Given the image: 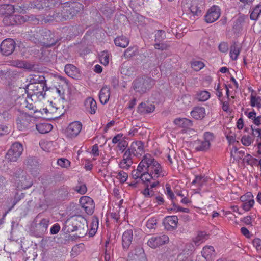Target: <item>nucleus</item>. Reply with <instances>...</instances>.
Returning <instances> with one entry per match:
<instances>
[{
  "instance_id": "nucleus-1",
  "label": "nucleus",
  "mask_w": 261,
  "mask_h": 261,
  "mask_svg": "<svg viewBox=\"0 0 261 261\" xmlns=\"http://www.w3.org/2000/svg\"><path fill=\"white\" fill-rule=\"evenodd\" d=\"M143 176L145 180H147L148 183L151 184V188H155L160 184L158 179L163 177L166 175L165 171L160 164L155 163L153 167L148 172Z\"/></svg>"
},
{
  "instance_id": "nucleus-2",
  "label": "nucleus",
  "mask_w": 261,
  "mask_h": 261,
  "mask_svg": "<svg viewBox=\"0 0 261 261\" xmlns=\"http://www.w3.org/2000/svg\"><path fill=\"white\" fill-rule=\"evenodd\" d=\"M47 90L45 83H39L37 85L28 84L25 88L28 97L35 102L44 99Z\"/></svg>"
},
{
  "instance_id": "nucleus-3",
  "label": "nucleus",
  "mask_w": 261,
  "mask_h": 261,
  "mask_svg": "<svg viewBox=\"0 0 261 261\" xmlns=\"http://www.w3.org/2000/svg\"><path fill=\"white\" fill-rule=\"evenodd\" d=\"M86 223V219L81 216L72 217L66 222L68 227L67 231L71 232L77 230H83V232L82 233L80 232V234H83L85 233L84 228Z\"/></svg>"
},
{
  "instance_id": "nucleus-4",
  "label": "nucleus",
  "mask_w": 261,
  "mask_h": 261,
  "mask_svg": "<svg viewBox=\"0 0 261 261\" xmlns=\"http://www.w3.org/2000/svg\"><path fill=\"white\" fill-rule=\"evenodd\" d=\"M33 117L27 114H21L16 120L17 127L21 131H25L33 127L34 124L32 122Z\"/></svg>"
},
{
  "instance_id": "nucleus-5",
  "label": "nucleus",
  "mask_w": 261,
  "mask_h": 261,
  "mask_svg": "<svg viewBox=\"0 0 261 261\" xmlns=\"http://www.w3.org/2000/svg\"><path fill=\"white\" fill-rule=\"evenodd\" d=\"M23 150L22 145L15 142L12 144L6 155V159L9 162H16L21 155Z\"/></svg>"
},
{
  "instance_id": "nucleus-6",
  "label": "nucleus",
  "mask_w": 261,
  "mask_h": 261,
  "mask_svg": "<svg viewBox=\"0 0 261 261\" xmlns=\"http://www.w3.org/2000/svg\"><path fill=\"white\" fill-rule=\"evenodd\" d=\"M169 241V238L168 236L160 234L157 236H152L149 238L147 242V244L151 248H156L168 243Z\"/></svg>"
},
{
  "instance_id": "nucleus-7",
  "label": "nucleus",
  "mask_w": 261,
  "mask_h": 261,
  "mask_svg": "<svg viewBox=\"0 0 261 261\" xmlns=\"http://www.w3.org/2000/svg\"><path fill=\"white\" fill-rule=\"evenodd\" d=\"M154 84V81L152 79H139L136 80L133 83L134 89L141 92H145L149 90Z\"/></svg>"
},
{
  "instance_id": "nucleus-8",
  "label": "nucleus",
  "mask_w": 261,
  "mask_h": 261,
  "mask_svg": "<svg viewBox=\"0 0 261 261\" xmlns=\"http://www.w3.org/2000/svg\"><path fill=\"white\" fill-rule=\"evenodd\" d=\"M157 162L151 154H146L139 164V169L143 170L145 173L148 172L152 168L153 165Z\"/></svg>"
},
{
  "instance_id": "nucleus-9",
  "label": "nucleus",
  "mask_w": 261,
  "mask_h": 261,
  "mask_svg": "<svg viewBox=\"0 0 261 261\" xmlns=\"http://www.w3.org/2000/svg\"><path fill=\"white\" fill-rule=\"evenodd\" d=\"M82 128V124L80 121H74L70 123L67 127L65 135L67 137L74 138L77 137Z\"/></svg>"
},
{
  "instance_id": "nucleus-10",
  "label": "nucleus",
  "mask_w": 261,
  "mask_h": 261,
  "mask_svg": "<svg viewBox=\"0 0 261 261\" xmlns=\"http://www.w3.org/2000/svg\"><path fill=\"white\" fill-rule=\"evenodd\" d=\"M221 10L216 5L211 7L207 11L204 18L207 23H213L216 21L220 16Z\"/></svg>"
},
{
  "instance_id": "nucleus-11",
  "label": "nucleus",
  "mask_w": 261,
  "mask_h": 261,
  "mask_svg": "<svg viewBox=\"0 0 261 261\" xmlns=\"http://www.w3.org/2000/svg\"><path fill=\"white\" fill-rule=\"evenodd\" d=\"M214 139V135L210 132H206L204 134V140L198 142L196 149L198 151L207 150L211 146V143Z\"/></svg>"
},
{
  "instance_id": "nucleus-12",
  "label": "nucleus",
  "mask_w": 261,
  "mask_h": 261,
  "mask_svg": "<svg viewBox=\"0 0 261 261\" xmlns=\"http://www.w3.org/2000/svg\"><path fill=\"white\" fill-rule=\"evenodd\" d=\"M240 200L242 203V208L246 212L252 208L255 203L253 195L251 192H247L241 196Z\"/></svg>"
},
{
  "instance_id": "nucleus-13",
  "label": "nucleus",
  "mask_w": 261,
  "mask_h": 261,
  "mask_svg": "<svg viewBox=\"0 0 261 261\" xmlns=\"http://www.w3.org/2000/svg\"><path fill=\"white\" fill-rule=\"evenodd\" d=\"M80 204L82 208L88 214H92L93 213L95 204L93 199L88 196H82L80 199Z\"/></svg>"
},
{
  "instance_id": "nucleus-14",
  "label": "nucleus",
  "mask_w": 261,
  "mask_h": 261,
  "mask_svg": "<svg viewBox=\"0 0 261 261\" xmlns=\"http://www.w3.org/2000/svg\"><path fill=\"white\" fill-rule=\"evenodd\" d=\"M15 48V41L10 38H7L2 41L0 49L3 55L8 56L11 54Z\"/></svg>"
},
{
  "instance_id": "nucleus-15",
  "label": "nucleus",
  "mask_w": 261,
  "mask_h": 261,
  "mask_svg": "<svg viewBox=\"0 0 261 261\" xmlns=\"http://www.w3.org/2000/svg\"><path fill=\"white\" fill-rule=\"evenodd\" d=\"M178 222V219L176 216H169L164 219L163 223L167 230L171 231L177 228Z\"/></svg>"
},
{
  "instance_id": "nucleus-16",
  "label": "nucleus",
  "mask_w": 261,
  "mask_h": 261,
  "mask_svg": "<svg viewBox=\"0 0 261 261\" xmlns=\"http://www.w3.org/2000/svg\"><path fill=\"white\" fill-rule=\"evenodd\" d=\"M134 156L139 157L144 152V146L141 141H136L132 143L130 148L128 149Z\"/></svg>"
},
{
  "instance_id": "nucleus-17",
  "label": "nucleus",
  "mask_w": 261,
  "mask_h": 261,
  "mask_svg": "<svg viewBox=\"0 0 261 261\" xmlns=\"http://www.w3.org/2000/svg\"><path fill=\"white\" fill-rule=\"evenodd\" d=\"M133 239V232L132 229L126 230L122 235V246L124 249H127L130 246Z\"/></svg>"
},
{
  "instance_id": "nucleus-18",
  "label": "nucleus",
  "mask_w": 261,
  "mask_h": 261,
  "mask_svg": "<svg viewBox=\"0 0 261 261\" xmlns=\"http://www.w3.org/2000/svg\"><path fill=\"white\" fill-rule=\"evenodd\" d=\"M191 115L196 120H201L206 115L205 109L202 107H195L191 112Z\"/></svg>"
},
{
  "instance_id": "nucleus-19",
  "label": "nucleus",
  "mask_w": 261,
  "mask_h": 261,
  "mask_svg": "<svg viewBox=\"0 0 261 261\" xmlns=\"http://www.w3.org/2000/svg\"><path fill=\"white\" fill-rule=\"evenodd\" d=\"M85 109L87 112L91 114H94L97 109V105L95 100L91 98L88 97L84 102Z\"/></svg>"
},
{
  "instance_id": "nucleus-20",
  "label": "nucleus",
  "mask_w": 261,
  "mask_h": 261,
  "mask_svg": "<svg viewBox=\"0 0 261 261\" xmlns=\"http://www.w3.org/2000/svg\"><path fill=\"white\" fill-rule=\"evenodd\" d=\"M132 154L128 150L125 152L123 155V159L119 163V166L121 168L128 169L132 163Z\"/></svg>"
},
{
  "instance_id": "nucleus-21",
  "label": "nucleus",
  "mask_w": 261,
  "mask_h": 261,
  "mask_svg": "<svg viewBox=\"0 0 261 261\" xmlns=\"http://www.w3.org/2000/svg\"><path fill=\"white\" fill-rule=\"evenodd\" d=\"M110 96V89L107 87H103L100 91L99 98L100 102L106 104L109 101Z\"/></svg>"
},
{
  "instance_id": "nucleus-22",
  "label": "nucleus",
  "mask_w": 261,
  "mask_h": 261,
  "mask_svg": "<svg viewBox=\"0 0 261 261\" xmlns=\"http://www.w3.org/2000/svg\"><path fill=\"white\" fill-rule=\"evenodd\" d=\"M174 123L178 127L183 128H188L192 126V121L186 118H176Z\"/></svg>"
},
{
  "instance_id": "nucleus-23",
  "label": "nucleus",
  "mask_w": 261,
  "mask_h": 261,
  "mask_svg": "<svg viewBox=\"0 0 261 261\" xmlns=\"http://www.w3.org/2000/svg\"><path fill=\"white\" fill-rule=\"evenodd\" d=\"M17 181L18 187L23 189H28L32 185V182L30 181V178L28 177L26 173L22 175L21 176V178L18 179Z\"/></svg>"
},
{
  "instance_id": "nucleus-24",
  "label": "nucleus",
  "mask_w": 261,
  "mask_h": 261,
  "mask_svg": "<svg viewBox=\"0 0 261 261\" xmlns=\"http://www.w3.org/2000/svg\"><path fill=\"white\" fill-rule=\"evenodd\" d=\"M154 110V105L146 102L141 103L138 107V112L140 113H151L153 112Z\"/></svg>"
},
{
  "instance_id": "nucleus-25",
  "label": "nucleus",
  "mask_w": 261,
  "mask_h": 261,
  "mask_svg": "<svg viewBox=\"0 0 261 261\" xmlns=\"http://www.w3.org/2000/svg\"><path fill=\"white\" fill-rule=\"evenodd\" d=\"M14 12V8L12 5H0V15L11 16Z\"/></svg>"
},
{
  "instance_id": "nucleus-26",
  "label": "nucleus",
  "mask_w": 261,
  "mask_h": 261,
  "mask_svg": "<svg viewBox=\"0 0 261 261\" xmlns=\"http://www.w3.org/2000/svg\"><path fill=\"white\" fill-rule=\"evenodd\" d=\"M142 255L145 256L143 249L140 246H136L129 253L128 259L140 257Z\"/></svg>"
},
{
  "instance_id": "nucleus-27",
  "label": "nucleus",
  "mask_w": 261,
  "mask_h": 261,
  "mask_svg": "<svg viewBox=\"0 0 261 261\" xmlns=\"http://www.w3.org/2000/svg\"><path fill=\"white\" fill-rule=\"evenodd\" d=\"M27 81L29 82L28 84L37 85L39 83H45V77L43 75L39 74L30 75Z\"/></svg>"
},
{
  "instance_id": "nucleus-28",
  "label": "nucleus",
  "mask_w": 261,
  "mask_h": 261,
  "mask_svg": "<svg viewBox=\"0 0 261 261\" xmlns=\"http://www.w3.org/2000/svg\"><path fill=\"white\" fill-rule=\"evenodd\" d=\"M166 155L170 165L178 164V158L176 151L174 149H168Z\"/></svg>"
},
{
  "instance_id": "nucleus-29",
  "label": "nucleus",
  "mask_w": 261,
  "mask_h": 261,
  "mask_svg": "<svg viewBox=\"0 0 261 261\" xmlns=\"http://www.w3.org/2000/svg\"><path fill=\"white\" fill-rule=\"evenodd\" d=\"M129 42V40L128 38L124 36L117 37L114 40L115 44L117 46L122 48L126 47L128 45Z\"/></svg>"
},
{
  "instance_id": "nucleus-30",
  "label": "nucleus",
  "mask_w": 261,
  "mask_h": 261,
  "mask_svg": "<svg viewBox=\"0 0 261 261\" xmlns=\"http://www.w3.org/2000/svg\"><path fill=\"white\" fill-rule=\"evenodd\" d=\"M65 72L69 76L71 77L76 76L78 74V70L75 66L72 64H67L65 66Z\"/></svg>"
},
{
  "instance_id": "nucleus-31",
  "label": "nucleus",
  "mask_w": 261,
  "mask_h": 261,
  "mask_svg": "<svg viewBox=\"0 0 261 261\" xmlns=\"http://www.w3.org/2000/svg\"><path fill=\"white\" fill-rule=\"evenodd\" d=\"M146 173L141 169H139V165L138 166L136 170H133L132 173V175L135 179H140L143 183H148L147 180L144 179L143 176Z\"/></svg>"
},
{
  "instance_id": "nucleus-32",
  "label": "nucleus",
  "mask_w": 261,
  "mask_h": 261,
  "mask_svg": "<svg viewBox=\"0 0 261 261\" xmlns=\"http://www.w3.org/2000/svg\"><path fill=\"white\" fill-rule=\"evenodd\" d=\"M191 13L194 15H200L201 14V10L199 3L198 1L194 0L192 2V4L189 8Z\"/></svg>"
},
{
  "instance_id": "nucleus-33",
  "label": "nucleus",
  "mask_w": 261,
  "mask_h": 261,
  "mask_svg": "<svg viewBox=\"0 0 261 261\" xmlns=\"http://www.w3.org/2000/svg\"><path fill=\"white\" fill-rule=\"evenodd\" d=\"M208 239V236L204 232H200L196 237L193 239V242L196 245H199L204 242Z\"/></svg>"
},
{
  "instance_id": "nucleus-34",
  "label": "nucleus",
  "mask_w": 261,
  "mask_h": 261,
  "mask_svg": "<svg viewBox=\"0 0 261 261\" xmlns=\"http://www.w3.org/2000/svg\"><path fill=\"white\" fill-rule=\"evenodd\" d=\"M36 129L41 134L48 133L53 128V126L48 123H40L36 125Z\"/></svg>"
},
{
  "instance_id": "nucleus-35",
  "label": "nucleus",
  "mask_w": 261,
  "mask_h": 261,
  "mask_svg": "<svg viewBox=\"0 0 261 261\" xmlns=\"http://www.w3.org/2000/svg\"><path fill=\"white\" fill-rule=\"evenodd\" d=\"M215 250L214 247L211 246H205L203 247L201 252L202 255L206 259H209L211 256L214 254Z\"/></svg>"
},
{
  "instance_id": "nucleus-36",
  "label": "nucleus",
  "mask_w": 261,
  "mask_h": 261,
  "mask_svg": "<svg viewBox=\"0 0 261 261\" xmlns=\"http://www.w3.org/2000/svg\"><path fill=\"white\" fill-rule=\"evenodd\" d=\"M210 92L206 90L198 91L196 94V99L200 101H205L210 98Z\"/></svg>"
},
{
  "instance_id": "nucleus-37",
  "label": "nucleus",
  "mask_w": 261,
  "mask_h": 261,
  "mask_svg": "<svg viewBox=\"0 0 261 261\" xmlns=\"http://www.w3.org/2000/svg\"><path fill=\"white\" fill-rule=\"evenodd\" d=\"M240 53V48L238 45L234 44L230 47V57L233 60L237 59Z\"/></svg>"
},
{
  "instance_id": "nucleus-38",
  "label": "nucleus",
  "mask_w": 261,
  "mask_h": 261,
  "mask_svg": "<svg viewBox=\"0 0 261 261\" xmlns=\"http://www.w3.org/2000/svg\"><path fill=\"white\" fill-rule=\"evenodd\" d=\"M146 185V188L142 191L143 195L146 198H150L154 195V192L152 190L154 188L151 187V184L144 183Z\"/></svg>"
},
{
  "instance_id": "nucleus-39",
  "label": "nucleus",
  "mask_w": 261,
  "mask_h": 261,
  "mask_svg": "<svg viewBox=\"0 0 261 261\" xmlns=\"http://www.w3.org/2000/svg\"><path fill=\"white\" fill-rule=\"evenodd\" d=\"M49 223V219H42L38 224V227L39 228V230L42 232H45L48 228Z\"/></svg>"
},
{
  "instance_id": "nucleus-40",
  "label": "nucleus",
  "mask_w": 261,
  "mask_h": 261,
  "mask_svg": "<svg viewBox=\"0 0 261 261\" xmlns=\"http://www.w3.org/2000/svg\"><path fill=\"white\" fill-rule=\"evenodd\" d=\"M250 105L252 107L261 108V97L251 94L250 96Z\"/></svg>"
},
{
  "instance_id": "nucleus-41",
  "label": "nucleus",
  "mask_w": 261,
  "mask_h": 261,
  "mask_svg": "<svg viewBox=\"0 0 261 261\" xmlns=\"http://www.w3.org/2000/svg\"><path fill=\"white\" fill-rule=\"evenodd\" d=\"M254 141V138L249 135H244L242 136L241 142L242 144L246 146L251 145Z\"/></svg>"
},
{
  "instance_id": "nucleus-42",
  "label": "nucleus",
  "mask_w": 261,
  "mask_h": 261,
  "mask_svg": "<svg viewBox=\"0 0 261 261\" xmlns=\"http://www.w3.org/2000/svg\"><path fill=\"white\" fill-rule=\"evenodd\" d=\"M261 13V5H257L251 12L250 17L252 20H256Z\"/></svg>"
},
{
  "instance_id": "nucleus-43",
  "label": "nucleus",
  "mask_w": 261,
  "mask_h": 261,
  "mask_svg": "<svg viewBox=\"0 0 261 261\" xmlns=\"http://www.w3.org/2000/svg\"><path fill=\"white\" fill-rule=\"evenodd\" d=\"M100 63L105 66L109 63V55L107 52L103 51L99 57Z\"/></svg>"
},
{
  "instance_id": "nucleus-44",
  "label": "nucleus",
  "mask_w": 261,
  "mask_h": 261,
  "mask_svg": "<svg viewBox=\"0 0 261 261\" xmlns=\"http://www.w3.org/2000/svg\"><path fill=\"white\" fill-rule=\"evenodd\" d=\"M116 178L118 179L120 182L123 183L125 182L128 178L127 174L124 171H120L116 173Z\"/></svg>"
},
{
  "instance_id": "nucleus-45",
  "label": "nucleus",
  "mask_w": 261,
  "mask_h": 261,
  "mask_svg": "<svg viewBox=\"0 0 261 261\" xmlns=\"http://www.w3.org/2000/svg\"><path fill=\"white\" fill-rule=\"evenodd\" d=\"M205 182V178L201 176H196L195 179L192 181L193 185H196L198 187H201Z\"/></svg>"
},
{
  "instance_id": "nucleus-46",
  "label": "nucleus",
  "mask_w": 261,
  "mask_h": 261,
  "mask_svg": "<svg viewBox=\"0 0 261 261\" xmlns=\"http://www.w3.org/2000/svg\"><path fill=\"white\" fill-rule=\"evenodd\" d=\"M192 68L195 71H199L204 67V64L199 61H195L191 63Z\"/></svg>"
},
{
  "instance_id": "nucleus-47",
  "label": "nucleus",
  "mask_w": 261,
  "mask_h": 261,
  "mask_svg": "<svg viewBox=\"0 0 261 261\" xmlns=\"http://www.w3.org/2000/svg\"><path fill=\"white\" fill-rule=\"evenodd\" d=\"M165 38V31L161 30H157L155 34V40L156 41H161Z\"/></svg>"
},
{
  "instance_id": "nucleus-48",
  "label": "nucleus",
  "mask_w": 261,
  "mask_h": 261,
  "mask_svg": "<svg viewBox=\"0 0 261 261\" xmlns=\"http://www.w3.org/2000/svg\"><path fill=\"white\" fill-rule=\"evenodd\" d=\"M57 164L61 167L67 168L70 166V162L66 159L61 158L58 160Z\"/></svg>"
},
{
  "instance_id": "nucleus-49",
  "label": "nucleus",
  "mask_w": 261,
  "mask_h": 261,
  "mask_svg": "<svg viewBox=\"0 0 261 261\" xmlns=\"http://www.w3.org/2000/svg\"><path fill=\"white\" fill-rule=\"evenodd\" d=\"M136 49H134L133 47L128 48L124 53V56L125 58H129L135 55Z\"/></svg>"
},
{
  "instance_id": "nucleus-50",
  "label": "nucleus",
  "mask_w": 261,
  "mask_h": 261,
  "mask_svg": "<svg viewBox=\"0 0 261 261\" xmlns=\"http://www.w3.org/2000/svg\"><path fill=\"white\" fill-rule=\"evenodd\" d=\"M74 190L81 194H84L87 192V187L85 184H80L75 187Z\"/></svg>"
},
{
  "instance_id": "nucleus-51",
  "label": "nucleus",
  "mask_w": 261,
  "mask_h": 261,
  "mask_svg": "<svg viewBox=\"0 0 261 261\" xmlns=\"http://www.w3.org/2000/svg\"><path fill=\"white\" fill-rule=\"evenodd\" d=\"M157 221L154 218L149 219L146 222V227L149 229H154L156 225Z\"/></svg>"
},
{
  "instance_id": "nucleus-52",
  "label": "nucleus",
  "mask_w": 261,
  "mask_h": 261,
  "mask_svg": "<svg viewBox=\"0 0 261 261\" xmlns=\"http://www.w3.org/2000/svg\"><path fill=\"white\" fill-rule=\"evenodd\" d=\"M256 159L253 158L251 155L248 154L243 159V162L247 165H252Z\"/></svg>"
},
{
  "instance_id": "nucleus-53",
  "label": "nucleus",
  "mask_w": 261,
  "mask_h": 261,
  "mask_svg": "<svg viewBox=\"0 0 261 261\" xmlns=\"http://www.w3.org/2000/svg\"><path fill=\"white\" fill-rule=\"evenodd\" d=\"M41 6L42 8L44 7H48L51 5H54L56 3L55 0H42L41 1Z\"/></svg>"
},
{
  "instance_id": "nucleus-54",
  "label": "nucleus",
  "mask_w": 261,
  "mask_h": 261,
  "mask_svg": "<svg viewBox=\"0 0 261 261\" xmlns=\"http://www.w3.org/2000/svg\"><path fill=\"white\" fill-rule=\"evenodd\" d=\"M172 210L174 211L175 213L182 212L186 213H188L189 212V210L187 208H183L180 206L176 205L175 204H173V207Z\"/></svg>"
},
{
  "instance_id": "nucleus-55",
  "label": "nucleus",
  "mask_w": 261,
  "mask_h": 261,
  "mask_svg": "<svg viewBox=\"0 0 261 261\" xmlns=\"http://www.w3.org/2000/svg\"><path fill=\"white\" fill-rule=\"evenodd\" d=\"M165 193L167 194V195L170 199L173 200L175 198L174 194L173 193L172 191L171 190L170 185L168 184H167L166 185Z\"/></svg>"
},
{
  "instance_id": "nucleus-56",
  "label": "nucleus",
  "mask_w": 261,
  "mask_h": 261,
  "mask_svg": "<svg viewBox=\"0 0 261 261\" xmlns=\"http://www.w3.org/2000/svg\"><path fill=\"white\" fill-rule=\"evenodd\" d=\"M124 139L123 134H118L112 139V143L114 144H119Z\"/></svg>"
},
{
  "instance_id": "nucleus-57",
  "label": "nucleus",
  "mask_w": 261,
  "mask_h": 261,
  "mask_svg": "<svg viewBox=\"0 0 261 261\" xmlns=\"http://www.w3.org/2000/svg\"><path fill=\"white\" fill-rule=\"evenodd\" d=\"M127 145L128 143L124 140V139L121 141L119 144H118V147L119 150L122 152H123L126 149V148L127 147Z\"/></svg>"
},
{
  "instance_id": "nucleus-58",
  "label": "nucleus",
  "mask_w": 261,
  "mask_h": 261,
  "mask_svg": "<svg viewBox=\"0 0 261 261\" xmlns=\"http://www.w3.org/2000/svg\"><path fill=\"white\" fill-rule=\"evenodd\" d=\"M219 50L222 53H226L228 50V45L227 43L222 42L219 45Z\"/></svg>"
},
{
  "instance_id": "nucleus-59",
  "label": "nucleus",
  "mask_w": 261,
  "mask_h": 261,
  "mask_svg": "<svg viewBox=\"0 0 261 261\" xmlns=\"http://www.w3.org/2000/svg\"><path fill=\"white\" fill-rule=\"evenodd\" d=\"M60 230V226L59 224H55L50 228V233L51 234H56L58 233Z\"/></svg>"
},
{
  "instance_id": "nucleus-60",
  "label": "nucleus",
  "mask_w": 261,
  "mask_h": 261,
  "mask_svg": "<svg viewBox=\"0 0 261 261\" xmlns=\"http://www.w3.org/2000/svg\"><path fill=\"white\" fill-rule=\"evenodd\" d=\"M251 128L252 130V135L254 136L256 135L257 137H259L261 139V128H255L252 126H251Z\"/></svg>"
},
{
  "instance_id": "nucleus-61",
  "label": "nucleus",
  "mask_w": 261,
  "mask_h": 261,
  "mask_svg": "<svg viewBox=\"0 0 261 261\" xmlns=\"http://www.w3.org/2000/svg\"><path fill=\"white\" fill-rule=\"evenodd\" d=\"M24 197V195L23 193L19 194L17 193L14 198V200L13 201V205H15L17 202L20 201L21 199Z\"/></svg>"
},
{
  "instance_id": "nucleus-62",
  "label": "nucleus",
  "mask_w": 261,
  "mask_h": 261,
  "mask_svg": "<svg viewBox=\"0 0 261 261\" xmlns=\"http://www.w3.org/2000/svg\"><path fill=\"white\" fill-rule=\"evenodd\" d=\"M25 173H26L23 170H22L20 168H18L15 172L14 176L16 179H19L20 178H21V176Z\"/></svg>"
},
{
  "instance_id": "nucleus-63",
  "label": "nucleus",
  "mask_w": 261,
  "mask_h": 261,
  "mask_svg": "<svg viewBox=\"0 0 261 261\" xmlns=\"http://www.w3.org/2000/svg\"><path fill=\"white\" fill-rule=\"evenodd\" d=\"M154 48L156 49L166 50L168 48V45L165 43H156L154 44Z\"/></svg>"
},
{
  "instance_id": "nucleus-64",
  "label": "nucleus",
  "mask_w": 261,
  "mask_h": 261,
  "mask_svg": "<svg viewBox=\"0 0 261 261\" xmlns=\"http://www.w3.org/2000/svg\"><path fill=\"white\" fill-rule=\"evenodd\" d=\"M91 153L94 156H97L99 155L98 147L97 144H95L92 146Z\"/></svg>"
}]
</instances>
